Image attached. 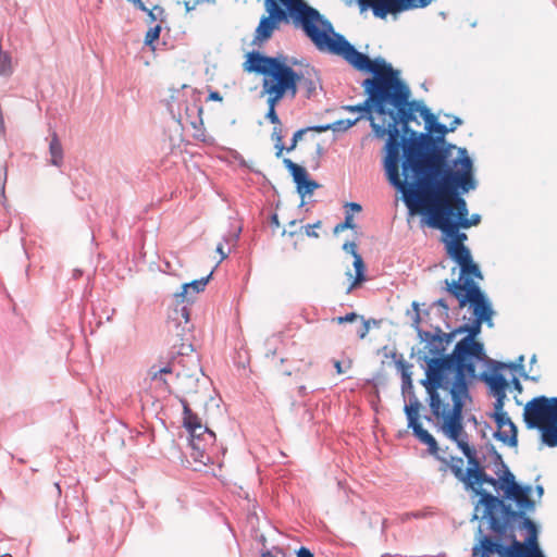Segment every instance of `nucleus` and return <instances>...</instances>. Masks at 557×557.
I'll return each mask as SVG.
<instances>
[{
  "label": "nucleus",
  "mask_w": 557,
  "mask_h": 557,
  "mask_svg": "<svg viewBox=\"0 0 557 557\" xmlns=\"http://www.w3.org/2000/svg\"><path fill=\"white\" fill-rule=\"evenodd\" d=\"M497 426L493 437L509 447L518 446V428L505 410L494 411L491 416Z\"/></svg>",
  "instance_id": "obj_24"
},
{
  "label": "nucleus",
  "mask_w": 557,
  "mask_h": 557,
  "mask_svg": "<svg viewBox=\"0 0 557 557\" xmlns=\"http://www.w3.org/2000/svg\"><path fill=\"white\" fill-rule=\"evenodd\" d=\"M267 15L262 16L255 32V42L271 38L282 23L290 16L300 25L318 50L341 57L355 70H395L382 57H371L369 46L364 52L358 51L343 35L336 33L332 23L318 10L302 0H264Z\"/></svg>",
  "instance_id": "obj_1"
},
{
  "label": "nucleus",
  "mask_w": 557,
  "mask_h": 557,
  "mask_svg": "<svg viewBox=\"0 0 557 557\" xmlns=\"http://www.w3.org/2000/svg\"><path fill=\"white\" fill-rule=\"evenodd\" d=\"M212 276V272L206 277L195 280L190 283H185L182 286V292L174 294V297L178 304L189 302L193 300V296L205 290L209 280Z\"/></svg>",
  "instance_id": "obj_27"
},
{
  "label": "nucleus",
  "mask_w": 557,
  "mask_h": 557,
  "mask_svg": "<svg viewBox=\"0 0 557 557\" xmlns=\"http://www.w3.org/2000/svg\"><path fill=\"white\" fill-rule=\"evenodd\" d=\"M359 120H360V116H358L354 120L346 119V120L335 121L332 123V131L333 132H346L347 129H349L350 127L356 125Z\"/></svg>",
  "instance_id": "obj_39"
},
{
  "label": "nucleus",
  "mask_w": 557,
  "mask_h": 557,
  "mask_svg": "<svg viewBox=\"0 0 557 557\" xmlns=\"http://www.w3.org/2000/svg\"><path fill=\"white\" fill-rule=\"evenodd\" d=\"M542 433V443L548 447H557V424L543 425L539 429Z\"/></svg>",
  "instance_id": "obj_34"
},
{
  "label": "nucleus",
  "mask_w": 557,
  "mask_h": 557,
  "mask_svg": "<svg viewBox=\"0 0 557 557\" xmlns=\"http://www.w3.org/2000/svg\"><path fill=\"white\" fill-rule=\"evenodd\" d=\"M292 176H293V180L296 184V187L299 185V184H302V182H305V180L307 177H309V174L308 172L306 171L305 168L300 166V165H297L296 169L294 171L290 172Z\"/></svg>",
  "instance_id": "obj_43"
},
{
  "label": "nucleus",
  "mask_w": 557,
  "mask_h": 557,
  "mask_svg": "<svg viewBox=\"0 0 557 557\" xmlns=\"http://www.w3.org/2000/svg\"><path fill=\"white\" fill-rule=\"evenodd\" d=\"M499 478V488L503 490V499L515 502L513 511H522V518L510 520V530L506 535L495 539L483 531L479 525L475 531V543L472 547V557H530V553L537 550L535 522L528 516L536 508V500L531 498L533 491L529 484L517 482L515 474L506 468L494 469Z\"/></svg>",
  "instance_id": "obj_2"
},
{
  "label": "nucleus",
  "mask_w": 557,
  "mask_h": 557,
  "mask_svg": "<svg viewBox=\"0 0 557 557\" xmlns=\"http://www.w3.org/2000/svg\"><path fill=\"white\" fill-rule=\"evenodd\" d=\"M397 368L400 370L401 374L405 372H410L411 364L407 363L403 358L396 361Z\"/></svg>",
  "instance_id": "obj_63"
},
{
  "label": "nucleus",
  "mask_w": 557,
  "mask_h": 557,
  "mask_svg": "<svg viewBox=\"0 0 557 557\" xmlns=\"http://www.w3.org/2000/svg\"><path fill=\"white\" fill-rule=\"evenodd\" d=\"M412 309H413V314H412V323H411V326L414 329V331L417 332V335L419 336V330H423L421 326H420V323H421V311H420V308H419V304L417 301H413L412 302Z\"/></svg>",
  "instance_id": "obj_41"
},
{
  "label": "nucleus",
  "mask_w": 557,
  "mask_h": 557,
  "mask_svg": "<svg viewBox=\"0 0 557 557\" xmlns=\"http://www.w3.org/2000/svg\"><path fill=\"white\" fill-rule=\"evenodd\" d=\"M423 107V104L417 100L410 101L408 99V104H406V108H408L409 111H412L413 114L417 112H420V109Z\"/></svg>",
  "instance_id": "obj_60"
},
{
  "label": "nucleus",
  "mask_w": 557,
  "mask_h": 557,
  "mask_svg": "<svg viewBox=\"0 0 557 557\" xmlns=\"http://www.w3.org/2000/svg\"><path fill=\"white\" fill-rule=\"evenodd\" d=\"M177 389L181 397L189 396L191 404H207L210 398L209 382L205 377L199 359L196 355L186 356V363L176 372Z\"/></svg>",
  "instance_id": "obj_11"
},
{
  "label": "nucleus",
  "mask_w": 557,
  "mask_h": 557,
  "mask_svg": "<svg viewBox=\"0 0 557 557\" xmlns=\"http://www.w3.org/2000/svg\"><path fill=\"white\" fill-rule=\"evenodd\" d=\"M185 7L187 12L194 10L202 0H178Z\"/></svg>",
  "instance_id": "obj_61"
},
{
  "label": "nucleus",
  "mask_w": 557,
  "mask_h": 557,
  "mask_svg": "<svg viewBox=\"0 0 557 557\" xmlns=\"http://www.w3.org/2000/svg\"><path fill=\"white\" fill-rule=\"evenodd\" d=\"M373 75L372 78L363 81L362 86L368 95V98L358 104L344 106L343 109L348 112L361 113L360 119L366 116L371 123L374 121L372 116V110L379 115L385 112L384 109V91L386 83V74L384 72H369Z\"/></svg>",
  "instance_id": "obj_15"
},
{
  "label": "nucleus",
  "mask_w": 557,
  "mask_h": 557,
  "mask_svg": "<svg viewBox=\"0 0 557 557\" xmlns=\"http://www.w3.org/2000/svg\"><path fill=\"white\" fill-rule=\"evenodd\" d=\"M188 433L193 459L202 465L211 462L208 450L215 442V434L206 425H202L201 429L188 430Z\"/></svg>",
  "instance_id": "obj_21"
},
{
  "label": "nucleus",
  "mask_w": 557,
  "mask_h": 557,
  "mask_svg": "<svg viewBox=\"0 0 557 557\" xmlns=\"http://www.w3.org/2000/svg\"><path fill=\"white\" fill-rule=\"evenodd\" d=\"M160 32H161L160 25H156L154 27L149 28L145 36V44L152 45L159 38Z\"/></svg>",
  "instance_id": "obj_46"
},
{
  "label": "nucleus",
  "mask_w": 557,
  "mask_h": 557,
  "mask_svg": "<svg viewBox=\"0 0 557 557\" xmlns=\"http://www.w3.org/2000/svg\"><path fill=\"white\" fill-rule=\"evenodd\" d=\"M256 73L261 74L263 76L261 95H267V101L271 102H278L287 92H290L292 96H295L297 92V82L301 77V72Z\"/></svg>",
  "instance_id": "obj_16"
},
{
  "label": "nucleus",
  "mask_w": 557,
  "mask_h": 557,
  "mask_svg": "<svg viewBox=\"0 0 557 557\" xmlns=\"http://www.w3.org/2000/svg\"><path fill=\"white\" fill-rule=\"evenodd\" d=\"M438 335L441 336L442 345L444 346V349L446 350L447 346L453 343V341L456 338L457 335L462 334L460 331V326L454 329L453 331L445 333L440 326H435Z\"/></svg>",
  "instance_id": "obj_38"
},
{
  "label": "nucleus",
  "mask_w": 557,
  "mask_h": 557,
  "mask_svg": "<svg viewBox=\"0 0 557 557\" xmlns=\"http://www.w3.org/2000/svg\"><path fill=\"white\" fill-rule=\"evenodd\" d=\"M549 420L548 398L537 396L528 401L523 410V421L528 429H541Z\"/></svg>",
  "instance_id": "obj_23"
},
{
  "label": "nucleus",
  "mask_w": 557,
  "mask_h": 557,
  "mask_svg": "<svg viewBox=\"0 0 557 557\" xmlns=\"http://www.w3.org/2000/svg\"><path fill=\"white\" fill-rule=\"evenodd\" d=\"M404 397H407L409 403L405 405L404 411L408 421V428L412 430L413 435L422 443L428 446L429 453L436 456L437 459L445 461L441 458L438 453V445L434 436L426 431L419 422V409L421 403L416 396L414 391L407 392Z\"/></svg>",
  "instance_id": "obj_18"
},
{
  "label": "nucleus",
  "mask_w": 557,
  "mask_h": 557,
  "mask_svg": "<svg viewBox=\"0 0 557 557\" xmlns=\"http://www.w3.org/2000/svg\"><path fill=\"white\" fill-rule=\"evenodd\" d=\"M523 362H524V356L520 355L515 362H510V363H503V362L493 361V369H494V372H497L498 369L509 368L510 370L519 371L520 375L524 380H530V381H533V382H537L539 381L537 376H531V375L527 374L525 372H523V368H524Z\"/></svg>",
  "instance_id": "obj_32"
},
{
  "label": "nucleus",
  "mask_w": 557,
  "mask_h": 557,
  "mask_svg": "<svg viewBox=\"0 0 557 557\" xmlns=\"http://www.w3.org/2000/svg\"><path fill=\"white\" fill-rule=\"evenodd\" d=\"M183 406V425L188 430L201 429L202 423L200 418L191 410L190 403L185 397H178Z\"/></svg>",
  "instance_id": "obj_31"
},
{
  "label": "nucleus",
  "mask_w": 557,
  "mask_h": 557,
  "mask_svg": "<svg viewBox=\"0 0 557 557\" xmlns=\"http://www.w3.org/2000/svg\"><path fill=\"white\" fill-rule=\"evenodd\" d=\"M412 373L411 372H405L401 375V394L406 395L407 392L413 391V384H412Z\"/></svg>",
  "instance_id": "obj_45"
},
{
  "label": "nucleus",
  "mask_w": 557,
  "mask_h": 557,
  "mask_svg": "<svg viewBox=\"0 0 557 557\" xmlns=\"http://www.w3.org/2000/svg\"><path fill=\"white\" fill-rule=\"evenodd\" d=\"M457 447L462 451L468 460V467L465 472L467 488L470 485V482L475 480L485 470V468L478 458L476 450L469 445V440L458 441Z\"/></svg>",
  "instance_id": "obj_26"
},
{
  "label": "nucleus",
  "mask_w": 557,
  "mask_h": 557,
  "mask_svg": "<svg viewBox=\"0 0 557 557\" xmlns=\"http://www.w3.org/2000/svg\"><path fill=\"white\" fill-rule=\"evenodd\" d=\"M357 319H360V315H358L356 312H350L347 313L346 315L334 318L333 321H336L338 324H343L354 322Z\"/></svg>",
  "instance_id": "obj_53"
},
{
  "label": "nucleus",
  "mask_w": 557,
  "mask_h": 557,
  "mask_svg": "<svg viewBox=\"0 0 557 557\" xmlns=\"http://www.w3.org/2000/svg\"><path fill=\"white\" fill-rule=\"evenodd\" d=\"M362 10L371 8L376 17L384 18L388 14L397 15L401 12L425 8L429 0H358Z\"/></svg>",
  "instance_id": "obj_19"
},
{
  "label": "nucleus",
  "mask_w": 557,
  "mask_h": 557,
  "mask_svg": "<svg viewBox=\"0 0 557 557\" xmlns=\"http://www.w3.org/2000/svg\"><path fill=\"white\" fill-rule=\"evenodd\" d=\"M420 383L425 387V391L429 394V405L433 416L443 419L441 428L443 433L456 444L458 441L469 440V436L463 429L462 412L466 399L470 398V393L447 388L453 400L451 409L447 410L446 405L443 404L437 392L438 389H442V387H435L432 383H425L422 380Z\"/></svg>",
  "instance_id": "obj_9"
},
{
  "label": "nucleus",
  "mask_w": 557,
  "mask_h": 557,
  "mask_svg": "<svg viewBox=\"0 0 557 557\" xmlns=\"http://www.w3.org/2000/svg\"><path fill=\"white\" fill-rule=\"evenodd\" d=\"M433 305L438 306L441 308L440 315L442 318L447 319L449 317V306L445 299H443V298L437 299Z\"/></svg>",
  "instance_id": "obj_52"
},
{
  "label": "nucleus",
  "mask_w": 557,
  "mask_h": 557,
  "mask_svg": "<svg viewBox=\"0 0 557 557\" xmlns=\"http://www.w3.org/2000/svg\"><path fill=\"white\" fill-rule=\"evenodd\" d=\"M453 165L456 168L455 173L430 183L424 203L419 202L418 198L413 196V208L417 206L421 208L435 207L437 200L441 199L453 207L451 219L455 223H461L469 213L467 202L461 196L475 189L478 182L474 177L473 161L466 148L458 149V156L453 159Z\"/></svg>",
  "instance_id": "obj_4"
},
{
  "label": "nucleus",
  "mask_w": 557,
  "mask_h": 557,
  "mask_svg": "<svg viewBox=\"0 0 557 557\" xmlns=\"http://www.w3.org/2000/svg\"><path fill=\"white\" fill-rule=\"evenodd\" d=\"M425 129H426V133L434 134V135H438V134L446 135L447 133H449L448 126H446L443 123H440L437 121V119L435 120V123L430 124Z\"/></svg>",
  "instance_id": "obj_42"
},
{
  "label": "nucleus",
  "mask_w": 557,
  "mask_h": 557,
  "mask_svg": "<svg viewBox=\"0 0 557 557\" xmlns=\"http://www.w3.org/2000/svg\"><path fill=\"white\" fill-rule=\"evenodd\" d=\"M485 350L455 347L444 358L432 359L430 369L425 371V383H432L442 389L469 392L468 379L476 376V361H485Z\"/></svg>",
  "instance_id": "obj_6"
},
{
  "label": "nucleus",
  "mask_w": 557,
  "mask_h": 557,
  "mask_svg": "<svg viewBox=\"0 0 557 557\" xmlns=\"http://www.w3.org/2000/svg\"><path fill=\"white\" fill-rule=\"evenodd\" d=\"M296 556L297 557H314L313 553L309 548H307L305 546H301L297 550Z\"/></svg>",
  "instance_id": "obj_64"
},
{
  "label": "nucleus",
  "mask_w": 557,
  "mask_h": 557,
  "mask_svg": "<svg viewBox=\"0 0 557 557\" xmlns=\"http://www.w3.org/2000/svg\"><path fill=\"white\" fill-rule=\"evenodd\" d=\"M404 397H407L409 403L405 405L404 411L408 421V428L412 430L413 435L422 443L428 446L429 453L436 456L437 459L445 461L441 458L438 453V445L434 436L426 431L419 422V409L421 403L416 396L414 391L407 392Z\"/></svg>",
  "instance_id": "obj_17"
},
{
  "label": "nucleus",
  "mask_w": 557,
  "mask_h": 557,
  "mask_svg": "<svg viewBox=\"0 0 557 557\" xmlns=\"http://www.w3.org/2000/svg\"><path fill=\"white\" fill-rule=\"evenodd\" d=\"M548 412L552 423L557 424V397L548 398Z\"/></svg>",
  "instance_id": "obj_48"
},
{
  "label": "nucleus",
  "mask_w": 557,
  "mask_h": 557,
  "mask_svg": "<svg viewBox=\"0 0 557 557\" xmlns=\"http://www.w3.org/2000/svg\"><path fill=\"white\" fill-rule=\"evenodd\" d=\"M268 103V112L265 114V117L272 123V124H275V125H281V120L275 111V107L277 104V102H271V101H267Z\"/></svg>",
  "instance_id": "obj_44"
},
{
  "label": "nucleus",
  "mask_w": 557,
  "mask_h": 557,
  "mask_svg": "<svg viewBox=\"0 0 557 557\" xmlns=\"http://www.w3.org/2000/svg\"><path fill=\"white\" fill-rule=\"evenodd\" d=\"M307 133V129L306 128H300L298 129L294 135H293V138L290 140V144L286 147V150L288 152L293 151L296 147H297V144L298 141L301 139L302 135Z\"/></svg>",
  "instance_id": "obj_50"
},
{
  "label": "nucleus",
  "mask_w": 557,
  "mask_h": 557,
  "mask_svg": "<svg viewBox=\"0 0 557 557\" xmlns=\"http://www.w3.org/2000/svg\"><path fill=\"white\" fill-rule=\"evenodd\" d=\"M188 351H193L191 345L190 344H188V345L182 344V348L177 352L178 356L173 357L171 362L168 366L160 368L158 371L153 372L152 379L157 380L158 376L161 374L172 373L174 371L177 372V370H181L182 364L186 363V356H189Z\"/></svg>",
  "instance_id": "obj_28"
},
{
  "label": "nucleus",
  "mask_w": 557,
  "mask_h": 557,
  "mask_svg": "<svg viewBox=\"0 0 557 557\" xmlns=\"http://www.w3.org/2000/svg\"><path fill=\"white\" fill-rule=\"evenodd\" d=\"M499 478H494L484 470L475 480L470 482L467 490L471 491L479 499L474 503V511L471 521L485 520L488 534L499 539L510 530V520L522 518V511H513L510 503L505 502L485 488L483 484L492 485L496 491L499 488Z\"/></svg>",
  "instance_id": "obj_7"
},
{
  "label": "nucleus",
  "mask_w": 557,
  "mask_h": 557,
  "mask_svg": "<svg viewBox=\"0 0 557 557\" xmlns=\"http://www.w3.org/2000/svg\"><path fill=\"white\" fill-rule=\"evenodd\" d=\"M486 450L492 459V463L494 465L495 469L506 468V463L503 459V456L497 451L494 444H486Z\"/></svg>",
  "instance_id": "obj_36"
},
{
  "label": "nucleus",
  "mask_w": 557,
  "mask_h": 557,
  "mask_svg": "<svg viewBox=\"0 0 557 557\" xmlns=\"http://www.w3.org/2000/svg\"><path fill=\"white\" fill-rule=\"evenodd\" d=\"M5 182H7V168L0 165V195L2 197H4Z\"/></svg>",
  "instance_id": "obj_56"
},
{
  "label": "nucleus",
  "mask_w": 557,
  "mask_h": 557,
  "mask_svg": "<svg viewBox=\"0 0 557 557\" xmlns=\"http://www.w3.org/2000/svg\"><path fill=\"white\" fill-rule=\"evenodd\" d=\"M283 133H282V128H281V125H275L273 127V131H272V134H271V139L274 141V143H283Z\"/></svg>",
  "instance_id": "obj_55"
},
{
  "label": "nucleus",
  "mask_w": 557,
  "mask_h": 557,
  "mask_svg": "<svg viewBox=\"0 0 557 557\" xmlns=\"http://www.w3.org/2000/svg\"><path fill=\"white\" fill-rule=\"evenodd\" d=\"M165 104L172 119L183 128L190 126L197 132L203 131L201 91L187 84L171 87Z\"/></svg>",
  "instance_id": "obj_10"
},
{
  "label": "nucleus",
  "mask_w": 557,
  "mask_h": 557,
  "mask_svg": "<svg viewBox=\"0 0 557 557\" xmlns=\"http://www.w3.org/2000/svg\"><path fill=\"white\" fill-rule=\"evenodd\" d=\"M420 116L425 122V128L432 124L435 123L436 116L430 111V109L423 104V107L420 109Z\"/></svg>",
  "instance_id": "obj_47"
},
{
  "label": "nucleus",
  "mask_w": 557,
  "mask_h": 557,
  "mask_svg": "<svg viewBox=\"0 0 557 557\" xmlns=\"http://www.w3.org/2000/svg\"><path fill=\"white\" fill-rule=\"evenodd\" d=\"M355 227V223H354V220H352V215L351 214H347L345 216V221L343 223H339L335 226L334 228V232L335 233H338V232H342L346 228H354Z\"/></svg>",
  "instance_id": "obj_51"
},
{
  "label": "nucleus",
  "mask_w": 557,
  "mask_h": 557,
  "mask_svg": "<svg viewBox=\"0 0 557 557\" xmlns=\"http://www.w3.org/2000/svg\"><path fill=\"white\" fill-rule=\"evenodd\" d=\"M386 74L385 91H384V109L382 115H388L389 122L384 124L372 121L371 127L375 137L386 138L384 146L385 157L383 160L384 170L387 180L392 186L397 189L407 188V183L400 178L399 161V123H410L417 120L416 114L406 108L410 98V89L408 85L399 78L400 72H384Z\"/></svg>",
  "instance_id": "obj_3"
},
{
  "label": "nucleus",
  "mask_w": 557,
  "mask_h": 557,
  "mask_svg": "<svg viewBox=\"0 0 557 557\" xmlns=\"http://www.w3.org/2000/svg\"><path fill=\"white\" fill-rule=\"evenodd\" d=\"M360 320H361V325L357 330V335L359 338L363 339L370 331V325L371 324L377 325V321L374 319L366 320L363 317H360Z\"/></svg>",
  "instance_id": "obj_40"
},
{
  "label": "nucleus",
  "mask_w": 557,
  "mask_h": 557,
  "mask_svg": "<svg viewBox=\"0 0 557 557\" xmlns=\"http://www.w3.org/2000/svg\"><path fill=\"white\" fill-rule=\"evenodd\" d=\"M480 379L488 386L491 394L495 397L494 411L504 410L506 389L508 382L499 372H482Z\"/></svg>",
  "instance_id": "obj_25"
},
{
  "label": "nucleus",
  "mask_w": 557,
  "mask_h": 557,
  "mask_svg": "<svg viewBox=\"0 0 557 557\" xmlns=\"http://www.w3.org/2000/svg\"><path fill=\"white\" fill-rule=\"evenodd\" d=\"M421 343H424L422 350L417 352L418 361L426 364L425 371L430 369L432 359L444 358L445 354L444 346L442 345L441 336L436 327L434 331L419 330V337Z\"/></svg>",
  "instance_id": "obj_22"
},
{
  "label": "nucleus",
  "mask_w": 557,
  "mask_h": 557,
  "mask_svg": "<svg viewBox=\"0 0 557 557\" xmlns=\"http://www.w3.org/2000/svg\"><path fill=\"white\" fill-rule=\"evenodd\" d=\"M343 249L349 253H351L352 257L356 256V253H359L357 251V245L354 242H347L343 245Z\"/></svg>",
  "instance_id": "obj_62"
},
{
  "label": "nucleus",
  "mask_w": 557,
  "mask_h": 557,
  "mask_svg": "<svg viewBox=\"0 0 557 557\" xmlns=\"http://www.w3.org/2000/svg\"><path fill=\"white\" fill-rule=\"evenodd\" d=\"M49 154L50 159L48 160V164L57 168H61L63 165L64 150L61 140L55 132H52L50 135Z\"/></svg>",
  "instance_id": "obj_29"
},
{
  "label": "nucleus",
  "mask_w": 557,
  "mask_h": 557,
  "mask_svg": "<svg viewBox=\"0 0 557 557\" xmlns=\"http://www.w3.org/2000/svg\"><path fill=\"white\" fill-rule=\"evenodd\" d=\"M207 90L209 92L208 98H207L208 101H222L223 100L222 95L219 91L213 90L210 86H207Z\"/></svg>",
  "instance_id": "obj_58"
},
{
  "label": "nucleus",
  "mask_w": 557,
  "mask_h": 557,
  "mask_svg": "<svg viewBox=\"0 0 557 557\" xmlns=\"http://www.w3.org/2000/svg\"><path fill=\"white\" fill-rule=\"evenodd\" d=\"M319 187L320 185L315 181L307 177L305 182H302V184H299L296 188L299 196L304 198L305 196L312 194Z\"/></svg>",
  "instance_id": "obj_37"
},
{
  "label": "nucleus",
  "mask_w": 557,
  "mask_h": 557,
  "mask_svg": "<svg viewBox=\"0 0 557 557\" xmlns=\"http://www.w3.org/2000/svg\"><path fill=\"white\" fill-rule=\"evenodd\" d=\"M463 460L460 457H453L451 462L449 463V468L456 479L461 481L466 485L465 472L462 469Z\"/></svg>",
  "instance_id": "obj_35"
},
{
  "label": "nucleus",
  "mask_w": 557,
  "mask_h": 557,
  "mask_svg": "<svg viewBox=\"0 0 557 557\" xmlns=\"http://www.w3.org/2000/svg\"><path fill=\"white\" fill-rule=\"evenodd\" d=\"M468 305L472 308L474 320L470 324L459 325L461 333L467 335L457 342L455 347L485 350L483 343L476 341V337L481 333L482 323H486L490 327L493 326L492 318L495 312L492 304L490 299H473Z\"/></svg>",
  "instance_id": "obj_14"
},
{
  "label": "nucleus",
  "mask_w": 557,
  "mask_h": 557,
  "mask_svg": "<svg viewBox=\"0 0 557 557\" xmlns=\"http://www.w3.org/2000/svg\"><path fill=\"white\" fill-rule=\"evenodd\" d=\"M321 226V221L315 222L314 224H307L304 226L305 233L308 237L318 238L319 234L314 231L315 227Z\"/></svg>",
  "instance_id": "obj_54"
},
{
  "label": "nucleus",
  "mask_w": 557,
  "mask_h": 557,
  "mask_svg": "<svg viewBox=\"0 0 557 557\" xmlns=\"http://www.w3.org/2000/svg\"><path fill=\"white\" fill-rule=\"evenodd\" d=\"M354 268L356 275L352 283L348 286L346 294H350L356 286L360 285L367 280L364 274L366 265L360 253H356L354 257Z\"/></svg>",
  "instance_id": "obj_33"
},
{
  "label": "nucleus",
  "mask_w": 557,
  "mask_h": 557,
  "mask_svg": "<svg viewBox=\"0 0 557 557\" xmlns=\"http://www.w3.org/2000/svg\"><path fill=\"white\" fill-rule=\"evenodd\" d=\"M261 557H285V553L278 547H273V549L262 553Z\"/></svg>",
  "instance_id": "obj_57"
},
{
  "label": "nucleus",
  "mask_w": 557,
  "mask_h": 557,
  "mask_svg": "<svg viewBox=\"0 0 557 557\" xmlns=\"http://www.w3.org/2000/svg\"><path fill=\"white\" fill-rule=\"evenodd\" d=\"M481 222V215L478 213H473L470 218H466L459 223L462 228H469L471 226L478 225Z\"/></svg>",
  "instance_id": "obj_49"
},
{
  "label": "nucleus",
  "mask_w": 557,
  "mask_h": 557,
  "mask_svg": "<svg viewBox=\"0 0 557 557\" xmlns=\"http://www.w3.org/2000/svg\"><path fill=\"white\" fill-rule=\"evenodd\" d=\"M425 137L426 132H417L414 129L409 132L408 136L399 135V145L403 151L399 162H401L404 181L408 184H413V188L418 187Z\"/></svg>",
  "instance_id": "obj_13"
},
{
  "label": "nucleus",
  "mask_w": 557,
  "mask_h": 557,
  "mask_svg": "<svg viewBox=\"0 0 557 557\" xmlns=\"http://www.w3.org/2000/svg\"><path fill=\"white\" fill-rule=\"evenodd\" d=\"M419 213L424 216V222L429 227L442 231L448 256L451 245L466 246L463 242L467 239V235L459 232V228H462L461 225L451 219L453 207L447 201L438 199L437 206L420 208Z\"/></svg>",
  "instance_id": "obj_12"
},
{
  "label": "nucleus",
  "mask_w": 557,
  "mask_h": 557,
  "mask_svg": "<svg viewBox=\"0 0 557 557\" xmlns=\"http://www.w3.org/2000/svg\"><path fill=\"white\" fill-rule=\"evenodd\" d=\"M243 66L244 70H292L294 66H307V64L282 54L272 58L262 55L258 51H251L247 54Z\"/></svg>",
  "instance_id": "obj_20"
},
{
  "label": "nucleus",
  "mask_w": 557,
  "mask_h": 557,
  "mask_svg": "<svg viewBox=\"0 0 557 557\" xmlns=\"http://www.w3.org/2000/svg\"><path fill=\"white\" fill-rule=\"evenodd\" d=\"M445 136L426 133L418 187L413 188V184L407 183V188L398 189L403 193V200L411 212L413 211V196L418 198L419 202L424 203L430 183L448 176L456 171L453 160L449 161V157L451 150L456 149L458 151L460 147L447 143Z\"/></svg>",
  "instance_id": "obj_5"
},
{
  "label": "nucleus",
  "mask_w": 557,
  "mask_h": 557,
  "mask_svg": "<svg viewBox=\"0 0 557 557\" xmlns=\"http://www.w3.org/2000/svg\"><path fill=\"white\" fill-rule=\"evenodd\" d=\"M306 129H307V132L313 131L317 133H323L326 131H332V123L323 124V125H314V126L306 127Z\"/></svg>",
  "instance_id": "obj_59"
},
{
  "label": "nucleus",
  "mask_w": 557,
  "mask_h": 557,
  "mask_svg": "<svg viewBox=\"0 0 557 557\" xmlns=\"http://www.w3.org/2000/svg\"><path fill=\"white\" fill-rule=\"evenodd\" d=\"M190 320V312L187 306H181L180 308H175L173 313L169 315V327L173 324L177 330L181 327L182 322H184V326H182L181 332L177 331V335L181 336L188 329Z\"/></svg>",
  "instance_id": "obj_30"
},
{
  "label": "nucleus",
  "mask_w": 557,
  "mask_h": 557,
  "mask_svg": "<svg viewBox=\"0 0 557 557\" xmlns=\"http://www.w3.org/2000/svg\"><path fill=\"white\" fill-rule=\"evenodd\" d=\"M449 258L459 265L460 274L458 280L444 281L445 290L458 300L459 307H466L473 299H488L474 282V278L483 280V274L479 264L473 261L470 249L454 244L449 248Z\"/></svg>",
  "instance_id": "obj_8"
}]
</instances>
